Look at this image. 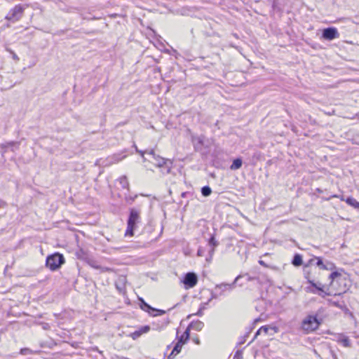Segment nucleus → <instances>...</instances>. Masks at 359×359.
I'll use <instances>...</instances> for the list:
<instances>
[{
  "mask_svg": "<svg viewBox=\"0 0 359 359\" xmlns=\"http://www.w3.org/2000/svg\"><path fill=\"white\" fill-rule=\"evenodd\" d=\"M329 285H325L322 284L320 282H316L314 280H309V286L306 287L305 290L307 292L311 294H317L320 297L324 298L325 296H342L348 290V286L344 284L343 291L341 292H336L335 293H332L330 290Z\"/></svg>",
  "mask_w": 359,
  "mask_h": 359,
  "instance_id": "obj_1",
  "label": "nucleus"
},
{
  "mask_svg": "<svg viewBox=\"0 0 359 359\" xmlns=\"http://www.w3.org/2000/svg\"><path fill=\"white\" fill-rule=\"evenodd\" d=\"M325 311L323 307H320L314 314H309L302 321L301 327L306 333L316 331L323 323L322 314Z\"/></svg>",
  "mask_w": 359,
  "mask_h": 359,
  "instance_id": "obj_2",
  "label": "nucleus"
},
{
  "mask_svg": "<svg viewBox=\"0 0 359 359\" xmlns=\"http://www.w3.org/2000/svg\"><path fill=\"white\" fill-rule=\"evenodd\" d=\"M196 151L200 152L202 155L209 153L210 147L214 143V140L208 136H191Z\"/></svg>",
  "mask_w": 359,
  "mask_h": 359,
  "instance_id": "obj_3",
  "label": "nucleus"
},
{
  "mask_svg": "<svg viewBox=\"0 0 359 359\" xmlns=\"http://www.w3.org/2000/svg\"><path fill=\"white\" fill-rule=\"evenodd\" d=\"M140 222V210L135 208L129 209L128 217L127 219V228L125 232L126 236H133L137 224Z\"/></svg>",
  "mask_w": 359,
  "mask_h": 359,
  "instance_id": "obj_4",
  "label": "nucleus"
},
{
  "mask_svg": "<svg viewBox=\"0 0 359 359\" xmlns=\"http://www.w3.org/2000/svg\"><path fill=\"white\" fill-rule=\"evenodd\" d=\"M65 263V257L60 252L52 253L46 258V266L51 271H57Z\"/></svg>",
  "mask_w": 359,
  "mask_h": 359,
  "instance_id": "obj_5",
  "label": "nucleus"
},
{
  "mask_svg": "<svg viewBox=\"0 0 359 359\" xmlns=\"http://www.w3.org/2000/svg\"><path fill=\"white\" fill-rule=\"evenodd\" d=\"M27 4H17L12 8L6 15L5 18L11 22H15L20 20L23 16L25 10L28 7Z\"/></svg>",
  "mask_w": 359,
  "mask_h": 359,
  "instance_id": "obj_6",
  "label": "nucleus"
},
{
  "mask_svg": "<svg viewBox=\"0 0 359 359\" xmlns=\"http://www.w3.org/2000/svg\"><path fill=\"white\" fill-rule=\"evenodd\" d=\"M344 270L343 269H336L333 270L331 273L329 275L328 278L330 280V283L329 284V286L332 288H335L334 283L339 284H343L342 287H340L339 289H338L339 292L343 291V288L344 286V284H346L348 287V285L346 284V279L345 278L342 277L341 272H344ZM337 290V288H336Z\"/></svg>",
  "mask_w": 359,
  "mask_h": 359,
  "instance_id": "obj_7",
  "label": "nucleus"
},
{
  "mask_svg": "<svg viewBox=\"0 0 359 359\" xmlns=\"http://www.w3.org/2000/svg\"><path fill=\"white\" fill-rule=\"evenodd\" d=\"M149 155L154 159V163L156 166L163 168L165 170V173L167 174L170 172L172 163L170 159L164 158L158 155H156L154 149L149 150Z\"/></svg>",
  "mask_w": 359,
  "mask_h": 359,
  "instance_id": "obj_8",
  "label": "nucleus"
},
{
  "mask_svg": "<svg viewBox=\"0 0 359 359\" xmlns=\"http://www.w3.org/2000/svg\"><path fill=\"white\" fill-rule=\"evenodd\" d=\"M198 281V276L193 271L184 273L181 279L185 289H191L196 285Z\"/></svg>",
  "mask_w": 359,
  "mask_h": 359,
  "instance_id": "obj_9",
  "label": "nucleus"
},
{
  "mask_svg": "<svg viewBox=\"0 0 359 359\" xmlns=\"http://www.w3.org/2000/svg\"><path fill=\"white\" fill-rule=\"evenodd\" d=\"M216 229H213V233L209 234V238L207 239L208 244L209 247L210 248L209 252H208V256L206 257L207 262H210L212 256L215 253V249L219 245V243L216 239Z\"/></svg>",
  "mask_w": 359,
  "mask_h": 359,
  "instance_id": "obj_10",
  "label": "nucleus"
},
{
  "mask_svg": "<svg viewBox=\"0 0 359 359\" xmlns=\"http://www.w3.org/2000/svg\"><path fill=\"white\" fill-rule=\"evenodd\" d=\"M339 37V33L334 27H328L322 30L321 39L326 41H332Z\"/></svg>",
  "mask_w": 359,
  "mask_h": 359,
  "instance_id": "obj_11",
  "label": "nucleus"
},
{
  "mask_svg": "<svg viewBox=\"0 0 359 359\" xmlns=\"http://www.w3.org/2000/svg\"><path fill=\"white\" fill-rule=\"evenodd\" d=\"M241 276H242V274H240V275L237 276L232 283H221V284L216 285V286L215 287V290L216 291L219 290V295L222 296V295L224 294V292L225 291H226V290H229V291L232 290L235 287V285L237 283V281L240 278H241Z\"/></svg>",
  "mask_w": 359,
  "mask_h": 359,
  "instance_id": "obj_12",
  "label": "nucleus"
},
{
  "mask_svg": "<svg viewBox=\"0 0 359 359\" xmlns=\"http://www.w3.org/2000/svg\"><path fill=\"white\" fill-rule=\"evenodd\" d=\"M151 330V327L149 325H142L139 327L137 330L131 332L129 336L134 340L137 339L140 337L143 334H146L149 332Z\"/></svg>",
  "mask_w": 359,
  "mask_h": 359,
  "instance_id": "obj_13",
  "label": "nucleus"
},
{
  "mask_svg": "<svg viewBox=\"0 0 359 359\" xmlns=\"http://www.w3.org/2000/svg\"><path fill=\"white\" fill-rule=\"evenodd\" d=\"M203 327H204L203 323L199 320H192L188 325V326L187 327L186 329H189V332L191 329L195 330L196 331H201Z\"/></svg>",
  "mask_w": 359,
  "mask_h": 359,
  "instance_id": "obj_14",
  "label": "nucleus"
},
{
  "mask_svg": "<svg viewBox=\"0 0 359 359\" xmlns=\"http://www.w3.org/2000/svg\"><path fill=\"white\" fill-rule=\"evenodd\" d=\"M183 345L184 344H182L181 341H177L175 344L170 353L168 356V359H173L175 357V355L180 353L181 352L182 347Z\"/></svg>",
  "mask_w": 359,
  "mask_h": 359,
  "instance_id": "obj_15",
  "label": "nucleus"
},
{
  "mask_svg": "<svg viewBox=\"0 0 359 359\" xmlns=\"http://www.w3.org/2000/svg\"><path fill=\"white\" fill-rule=\"evenodd\" d=\"M341 201H345L348 205L354 208L355 209L358 208L359 205V202L352 196H347L344 198V196H339Z\"/></svg>",
  "mask_w": 359,
  "mask_h": 359,
  "instance_id": "obj_16",
  "label": "nucleus"
},
{
  "mask_svg": "<svg viewBox=\"0 0 359 359\" xmlns=\"http://www.w3.org/2000/svg\"><path fill=\"white\" fill-rule=\"evenodd\" d=\"M178 333L179 332L178 330H177V341H181L182 344H187L190 339V332L189 331V329H186L184 333L180 336L178 335Z\"/></svg>",
  "mask_w": 359,
  "mask_h": 359,
  "instance_id": "obj_17",
  "label": "nucleus"
},
{
  "mask_svg": "<svg viewBox=\"0 0 359 359\" xmlns=\"http://www.w3.org/2000/svg\"><path fill=\"white\" fill-rule=\"evenodd\" d=\"M291 264L295 266L299 267L304 264L302 255L299 253H295L292 259Z\"/></svg>",
  "mask_w": 359,
  "mask_h": 359,
  "instance_id": "obj_18",
  "label": "nucleus"
},
{
  "mask_svg": "<svg viewBox=\"0 0 359 359\" xmlns=\"http://www.w3.org/2000/svg\"><path fill=\"white\" fill-rule=\"evenodd\" d=\"M262 332H264L265 334H269V335H273L274 333L278 332V327L276 326H270V325H263L260 327Z\"/></svg>",
  "mask_w": 359,
  "mask_h": 359,
  "instance_id": "obj_19",
  "label": "nucleus"
},
{
  "mask_svg": "<svg viewBox=\"0 0 359 359\" xmlns=\"http://www.w3.org/2000/svg\"><path fill=\"white\" fill-rule=\"evenodd\" d=\"M243 165V160L241 157H237L233 159L232 163L231 164L229 168L231 170H236L240 169Z\"/></svg>",
  "mask_w": 359,
  "mask_h": 359,
  "instance_id": "obj_20",
  "label": "nucleus"
},
{
  "mask_svg": "<svg viewBox=\"0 0 359 359\" xmlns=\"http://www.w3.org/2000/svg\"><path fill=\"white\" fill-rule=\"evenodd\" d=\"M138 300L140 308L149 314V313H151L152 306L147 303L142 297H139Z\"/></svg>",
  "mask_w": 359,
  "mask_h": 359,
  "instance_id": "obj_21",
  "label": "nucleus"
},
{
  "mask_svg": "<svg viewBox=\"0 0 359 359\" xmlns=\"http://www.w3.org/2000/svg\"><path fill=\"white\" fill-rule=\"evenodd\" d=\"M264 160V155L262 152L259 151H254L252 158H251V163L252 165H256V163L259 161Z\"/></svg>",
  "mask_w": 359,
  "mask_h": 359,
  "instance_id": "obj_22",
  "label": "nucleus"
},
{
  "mask_svg": "<svg viewBox=\"0 0 359 359\" xmlns=\"http://www.w3.org/2000/svg\"><path fill=\"white\" fill-rule=\"evenodd\" d=\"M126 281V277H120L115 283V286L119 292H122L125 290V283Z\"/></svg>",
  "mask_w": 359,
  "mask_h": 359,
  "instance_id": "obj_23",
  "label": "nucleus"
},
{
  "mask_svg": "<svg viewBox=\"0 0 359 359\" xmlns=\"http://www.w3.org/2000/svg\"><path fill=\"white\" fill-rule=\"evenodd\" d=\"M19 144H20V142L11 141V142H8L5 144H2L1 147L3 149L4 148L10 149L11 151H14L15 149L18 148Z\"/></svg>",
  "mask_w": 359,
  "mask_h": 359,
  "instance_id": "obj_24",
  "label": "nucleus"
},
{
  "mask_svg": "<svg viewBox=\"0 0 359 359\" xmlns=\"http://www.w3.org/2000/svg\"><path fill=\"white\" fill-rule=\"evenodd\" d=\"M208 304V302L201 303L196 313L189 314L187 316V318H190L193 316H202L203 315V311L206 309V306Z\"/></svg>",
  "mask_w": 359,
  "mask_h": 359,
  "instance_id": "obj_25",
  "label": "nucleus"
},
{
  "mask_svg": "<svg viewBox=\"0 0 359 359\" xmlns=\"http://www.w3.org/2000/svg\"><path fill=\"white\" fill-rule=\"evenodd\" d=\"M56 345L57 343L53 339H49L48 340L42 341L40 342V346L41 348H53Z\"/></svg>",
  "mask_w": 359,
  "mask_h": 359,
  "instance_id": "obj_26",
  "label": "nucleus"
},
{
  "mask_svg": "<svg viewBox=\"0 0 359 359\" xmlns=\"http://www.w3.org/2000/svg\"><path fill=\"white\" fill-rule=\"evenodd\" d=\"M316 262L315 266L318 267L320 269L324 270L325 269V262H324V259L322 257H315Z\"/></svg>",
  "mask_w": 359,
  "mask_h": 359,
  "instance_id": "obj_27",
  "label": "nucleus"
},
{
  "mask_svg": "<svg viewBox=\"0 0 359 359\" xmlns=\"http://www.w3.org/2000/svg\"><path fill=\"white\" fill-rule=\"evenodd\" d=\"M166 311L165 310L156 309L152 306L149 315L151 316H160L164 315Z\"/></svg>",
  "mask_w": 359,
  "mask_h": 359,
  "instance_id": "obj_28",
  "label": "nucleus"
},
{
  "mask_svg": "<svg viewBox=\"0 0 359 359\" xmlns=\"http://www.w3.org/2000/svg\"><path fill=\"white\" fill-rule=\"evenodd\" d=\"M201 192L203 196L208 197L212 194V189L210 186L205 185L201 188Z\"/></svg>",
  "mask_w": 359,
  "mask_h": 359,
  "instance_id": "obj_29",
  "label": "nucleus"
},
{
  "mask_svg": "<svg viewBox=\"0 0 359 359\" xmlns=\"http://www.w3.org/2000/svg\"><path fill=\"white\" fill-rule=\"evenodd\" d=\"M119 182L121 184L123 189H127L129 190V182L126 175H123L119 178Z\"/></svg>",
  "mask_w": 359,
  "mask_h": 359,
  "instance_id": "obj_30",
  "label": "nucleus"
},
{
  "mask_svg": "<svg viewBox=\"0 0 359 359\" xmlns=\"http://www.w3.org/2000/svg\"><path fill=\"white\" fill-rule=\"evenodd\" d=\"M339 341L344 346V347H350L351 346V341L349 338L346 336H341L339 339Z\"/></svg>",
  "mask_w": 359,
  "mask_h": 359,
  "instance_id": "obj_31",
  "label": "nucleus"
},
{
  "mask_svg": "<svg viewBox=\"0 0 359 359\" xmlns=\"http://www.w3.org/2000/svg\"><path fill=\"white\" fill-rule=\"evenodd\" d=\"M325 269H324V270H327V271H332L333 270L336 269L337 267L335 266V264L334 263H332V262H330V261H327L326 260L325 261Z\"/></svg>",
  "mask_w": 359,
  "mask_h": 359,
  "instance_id": "obj_32",
  "label": "nucleus"
},
{
  "mask_svg": "<svg viewBox=\"0 0 359 359\" xmlns=\"http://www.w3.org/2000/svg\"><path fill=\"white\" fill-rule=\"evenodd\" d=\"M133 147L135 149V151L137 153L140 154L142 156V157L143 158L144 161H146L147 158L144 157V154H147L149 155V151H148L147 150H140V149H138V148L137 147V146L135 145V143H133Z\"/></svg>",
  "mask_w": 359,
  "mask_h": 359,
  "instance_id": "obj_33",
  "label": "nucleus"
},
{
  "mask_svg": "<svg viewBox=\"0 0 359 359\" xmlns=\"http://www.w3.org/2000/svg\"><path fill=\"white\" fill-rule=\"evenodd\" d=\"M250 332V331L246 332L243 336L239 338V341L237 342V346H241L246 341L247 338L249 337Z\"/></svg>",
  "mask_w": 359,
  "mask_h": 359,
  "instance_id": "obj_34",
  "label": "nucleus"
},
{
  "mask_svg": "<svg viewBox=\"0 0 359 359\" xmlns=\"http://www.w3.org/2000/svg\"><path fill=\"white\" fill-rule=\"evenodd\" d=\"M126 157V155L122 156L121 154H115L112 156V159L114 162H118Z\"/></svg>",
  "mask_w": 359,
  "mask_h": 359,
  "instance_id": "obj_35",
  "label": "nucleus"
},
{
  "mask_svg": "<svg viewBox=\"0 0 359 359\" xmlns=\"http://www.w3.org/2000/svg\"><path fill=\"white\" fill-rule=\"evenodd\" d=\"M315 257L316 256H313L312 258H311L306 263H305L304 264V270L307 268V267H309L310 266H312V265H315V262H316V259H315Z\"/></svg>",
  "mask_w": 359,
  "mask_h": 359,
  "instance_id": "obj_36",
  "label": "nucleus"
},
{
  "mask_svg": "<svg viewBox=\"0 0 359 359\" xmlns=\"http://www.w3.org/2000/svg\"><path fill=\"white\" fill-rule=\"evenodd\" d=\"M246 277V280L248 282L252 281L257 279V276H251L249 273H246L244 275H242L241 278Z\"/></svg>",
  "mask_w": 359,
  "mask_h": 359,
  "instance_id": "obj_37",
  "label": "nucleus"
},
{
  "mask_svg": "<svg viewBox=\"0 0 359 359\" xmlns=\"http://www.w3.org/2000/svg\"><path fill=\"white\" fill-rule=\"evenodd\" d=\"M243 358V350L238 349L237 350L233 355V359H241Z\"/></svg>",
  "mask_w": 359,
  "mask_h": 359,
  "instance_id": "obj_38",
  "label": "nucleus"
},
{
  "mask_svg": "<svg viewBox=\"0 0 359 359\" xmlns=\"http://www.w3.org/2000/svg\"><path fill=\"white\" fill-rule=\"evenodd\" d=\"M333 306L337 307V308H339L340 309H343L344 308H346L344 302H343V304H341L338 301H334Z\"/></svg>",
  "mask_w": 359,
  "mask_h": 359,
  "instance_id": "obj_39",
  "label": "nucleus"
},
{
  "mask_svg": "<svg viewBox=\"0 0 359 359\" xmlns=\"http://www.w3.org/2000/svg\"><path fill=\"white\" fill-rule=\"evenodd\" d=\"M137 197V194L133 196H126V201L128 203L132 204L135 201V200L136 199Z\"/></svg>",
  "mask_w": 359,
  "mask_h": 359,
  "instance_id": "obj_40",
  "label": "nucleus"
},
{
  "mask_svg": "<svg viewBox=\"0 0 359 359\" xmlns=\"http://www.w3.org/2000/svg\"><path fill=\"white\" fill-rule=\"evenodd\" d=\"M32 350L29 348H22L20 351V353L22 355H29L32 353Z\"/></svg>",
  "mask_w": 359,
  "mask_h": 359,
  "instance_id": "obj_41",
  "label": "nucleus"
},
{
  "mask_svg": "<svg viewBox=\"0 0 359 359\" xmlns=\"http://www.w3.org/2000/svg\"><path fill=\"white\" fill-rule=\"evenodd\" d=\"M6 50H7L8 52L10 53V54L12 56V58L14 60H15V61H18L19 60L18 56L15 54V53L13 50L10 49V48H7Z\"/></svg>",
  "mask_w": 359,
  "mask_h": 359,
  "instance_id": "obj_42",
  "label": "nucleus"
},
{
  "mask_svg": "<svg viewBox=\"0 0 359 359\" xmlns=\"http://www.w3.org/2000/svg\"><path fill=\"white\" fill-rule=\"evenodd\" d=\"M218 291H216L215 289H214V291H212L211 292V297L209 299V300L208 301V303L213 299H217L219 295V292L217 293Z\"/></svg>",
  "mask_w": 359,
  "mask_h": 359,
  "instance_id": "obj_43",
  "label": "nucleus"
},
{
  "mask_svg": "<svg viewBox=\"0 0 359 359\" xmlns=\"http://www.w3.org/2000/svg\"><path fill=\"white\" fill-rule=\"evenodd\" d=\"M68 30H69L68 29H60V30L56 31L55 33H53V35L60 36L65 34Z\"/></svg>",
  "mask_w": 359,
  "mask_h": 359,
  "instance_id": "obj_44",
  "label": "nucleus"
},
{
  "mask_svg": "<svg viewBox=\"0 0 359 359\" xmlns=\"http://www.w3.org/2000/svg\"><path fill=\"white\" fill-rule=\"evenodd\" d=\"M332 198H339V196L337 194H333V195H330V196H327V194H325V196H322V198L325 201H329Z\"/></svg>",
  "mask_w": 359,
  "mask_h": 359,
  "instance_id": "obj_45",
  "label": "nucleus"
},
{
  "mask_svg": "<svg viewBox=\"0 0 359 359\" xmlns=\"http://www.w3.org/2000/svg\"><path fill=\"white\" fill-rule=\"evenodd\" d=\"M39 324L41 325L42 328L44 330H48L50 328V326L49 323H48L41 322Z\"/></svg>",
  "mask_w": 359,
  "mask_h": 359,
  "instance_id": "obj_46",
  "label": "nucleus"
},
{
  "mask_svg": "<svg viewBox=\"0 0 359 359\" xmlns=\"http://www.w3.org/2000/svg\"><path fill=\"white\" fill-rule=\"evenodd\" d=\"M205 253V248L203 247H199L197 250V255L199 257H202L204 255Z\"/></svg>",
  "mask_w": 359,
  "mask_h": 359,
  "instance_id": "obj_47",
  "label": "nucleus"
},
{
  "mask_svg": "<svg viewBox=\"0 0 359 359\" xmlns=\"http://www.w3.org/2000/svg\"><path fill=\"white\" fill-rule=\"evenodd\" d=\"M304 278L307 280V283H309V280H311L310 278V273L309 272L305 273Z\"/></svg>",
  "mask_w": 359,
  "mask_h": 359,
  "instance_id": "obj_48",
  "label": "nucleus"
},
{
  "mask_svg": "<svg viewBox=\"0 0 359 359\" xmlns=\"http://www.w3.org/2000/svg\"><path fill=\"white\" fill-rule=\"evenodd\" d=\"M44 1H51V2H53V3L56 4H57L60 2H62V0H44Z\"/></svg>",
  "mask_w": 359,
  "mask_h": 359,
  "instance_id": "obj_49",
  "label": "nucleus"
},
{
  "mask_svg": "<svg viewBox=\"0 0 359 359\" xmlns=\"http://www.w3.org/2000/svg\"><path fill=\"white\" fill-rule=\"evenodd\" d=\"M331 355L333 359H337V355L335 353H334V351H331Z\"/></svg>",
  "mask_w": 359,
  "mask_h": 359,
  "instance_id": "obj_50",
  "label": "nucleus"
},
{
  "mask_svg": "<svg viewBox=\"0 0 359 359\" xmlns=\"http://www.w3.org/2000/svg\"><path fill=\"white\" fill-rule=\"evenodd\" d=\"M193 341L196 344H200V340L198 338H196V339H193Z\"/></svg>",
  "mask_w": 359,
  "mask_h": 359,
  "instance_id": "obj_51",
  "label": "nucleus"
},
{
  "mask_svg": "<svg viewBox=\"0 0 359 359\" xmlns=\"http://www.w3.org/2000/svg\"><path fill=\"white\" fill-rule=\"evenodd\" d=\"M259 263L262 266H266V263L263 260H259Z\"/></svg>",
  "mask_w": 359,
  "mask_h": 359,
  "instance_id": "obj_52",
  "label": "nucleus"
},
{
  "mask_svg": "<svg viewBox=\"0 0 359 359\" xmlns=\"http://www.w3.org/2000/svg\"><path fill=\"white\" fill-rule=\"evenodd\" d=\"M327 302L330 305L333 306L334 300L329 299H327Z\"/></svg>",
  "mask_w": 359,
  "mask_h": 359,
  "instance_id": "obj_53",
  "label": "nucleus"
},
{
  "mask_svg": "<svg viewBox=\"0 0 359 359\" xmlns=\"http://www.w3.org/2000/svg\"><path fill=\"white\" fill-rule=\"evenodd\" d=\"M316 191L320 194V193H323V190H322L320 188H317L316 189Z\"/></svg>",
  "mask_w": 359,
  "mask_h": 359,
  "instance_id": "obj_54",
  "label": "nucleus"
},
{
  "mask_svg": "<svg viewBox=\"0 0 359 359\" xmlns=\"http://www.w3.org/2000/svg\"><path fill=\"white\" fill-rule=\"evenodd\" d=\"M261 321V318H257L254 320V323L256 324L257 323Z\"/></svg>",
  "mask_w": 359,
  "mask_h": 359,
  "instance_id": "obj_55",
  "label": "nucleus"
},
{
  "mask_svg": "<svg viewBox=\"0 0 359 359\" xmlns=\"http://www.w3.org/2000/svg\"><path fill=\"white\" fill-rule=\"evenodd\" d=\"M187 194H188V192H182V193L181 194V196H182V198H184V197H186V196H187Z\"/></svg>",
  "mask_w": 359,
  "mask_h": 359,
  "instance_id": "obj_56",
  "label": "nucleus"
},
{
  "mask_svg": "<svg viewBox=\"0 0 359 359\" xmlns=\"http://www.w3.org/2000/svg\"><path fill=\"white\" fill-rule=\"evenodd\" d=\"M262 330H260V327L256 331L255 335H259Z\"/></svg>",
  "mask_w": 359,
  "mask_h": 359,
  "instance_id": "obj_57",
  "label": "nucleus"
},
{
  "mask_svg": "<svg viewBox=\"0 0 359 359\" xmlns=\"http://www.w3.org/2000/svg\"><path fill=\"white\" fill-rule=\"evenodd\" d=\"M310 46H311V48H316L317 43L311 44Z\"/></svg>",
  "mask_w": 359,
  "mask_h": 359,
  "instance_id": "obj_58",
  "label": "nucleus"
},
{
  "mask_svg": "<svg viewBox=\"0 0 359 359\" xmlns=\"http://www.w3.org/2000/svg\"><path fill=\"white\" fill-rule=\"evenodd\" d=\"M91 266H92V267H93L94 269H99V268H100V266H99L98 265L92 264Z\"/></svg>",
  "mask_w": 359,
  "mask_h": 359,
  "instance_id": "obj_59",
  "label": "nucleus"
},
{
  "mask_svg": "<svg viewBox=\"0 0 359 359\" xmlns=\"http://www.w3.org/2000/svg\"><path fill=\"white\" fill-rule=\"evenodd\" d=\"M179 305V303L176 304L175 305H174L172 308L169 309L168 311H170L172 310V309L177 307V306Z\"/></svg>",
  "mask_w": 359,
  "mask_h": 359,
  "instance_id": "obj_60",
  "label": "nucleus"
},
{
  "mask_svg": "<svg viewBox=\"0 0 359 359\" xmlns=\"http://www.w3.org/2000/svg\"><path fill=\"white\" fill-rule=\"evenodd\" d=\"M257 336H258V335H255V336H254L253 339H252L251 340V341L248 344V345H249L250 344H251V343H252V341H254V340L257 337Z\"/></svg>",
  "mask_w": 359,
  "mask_h": 359,
  "instance_id": "obj_61",
  "label": "nucleus"
},
{
  "mask_svg": "<svg viewBox=\"0 0 359 359\" xmlns=\"http://www.w3.org/2000/svg\"><path fill=\"white\" fill-rule=\"evenodd\" d=\"M96 350H97L100 353H102V351H99V350H98V348H97V347H96Z\"/></svg>",
  "mask_w": 359,
  "mask_h": 359,
  "instance_id": "obj_62",
  "label": "nucleus"
},
{
  "mask_svg": "<svg viewBox=\"0 0 359 359\" xmlns=\"http://www.w3.org/2000/svg\"><path fill=\"white\" fill-rule=\"evenodd\" d=\"M170 347H171V345H170H170H168L167 348H168V349H170Z\"/></svg>",
  "mask_w": 359,
  "mask_h": 359,
  "instance_id": "obj_63",
  "label": "nucleus"
}]
</instances>
